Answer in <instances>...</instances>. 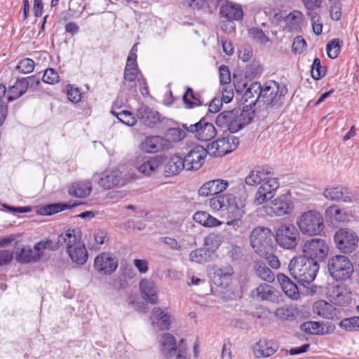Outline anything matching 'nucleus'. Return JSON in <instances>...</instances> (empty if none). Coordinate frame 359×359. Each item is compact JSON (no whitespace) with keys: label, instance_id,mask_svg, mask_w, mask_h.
I'll return each mask as SVG.
<instances>
[{"label":"nucleus","instance_id":"1","mask_svg":"<svg viewBox=\"0 0 359 359\" xmlns=\"http://www.w3.org/2000/svg\"><path fill=\"white\" fill-rule=\"evenodd\" d=\"M137 43L135 44L129 52L123 72L122 88L123 90H126L130 93H135L138 85L141 94L146 96L149 91L146 79L137 66Z\"/></svg>","mask_w":359,"mask_h":359},{"label":"nucleus","instance_id":"2","mask_svg":"<svg viewBox=\"0 0 359 359\" xmlns=\"http://www.w3.org/2000/svg\"><path fill=\"white\" fill-rule=\"evenodd\" d=\"M253 118L254 111L251 109H234L220 113L216 118V123L233 133L249 124Z\"/></svg>","mask_w":359,"mask_h":359},{"label":"nucleus","instance_id":"3","mask_svg":"<svg viewBox=\"0 0 359 359\" xmlns=\"http://www.w3.org/2000/svg\"><path fill=\"white\" fill-rule=\"evenodd\" d=\"M57 244L66 245L67 252L73 262L83 265L87 262L88 251L74 229H69L61 233L57 238Z\"/></svg>","mask_w":359,"mask_h":359},{"label":"nucleus","instance_id":"4","mask_svg":"<svg viewBox=\"0 0 359 359\" xmlns=\"http://www.w3.org/2000/svg\"><path fill=\"white\" fill-rule=\"evenodd\" d=\"M288 269L290 275L304 285L309 284L314 280L319 266L316 261L299 256L290 261Z\"/></svg>","mask_w":359,"mask_h":359},{"label":"nucleus","instance_id":"5","mask_svg":"<svg viewBox=\"0 0 359 359\" xmlns=\"http://www.w3.org/2000/svg\"><path fill=\"white\" fill-rule=\"evenodd\" d=\"M296 224L300 232L308 236L320 235L325 227L322 214L313 210H307L301 214Z\"/></svg>","mask_w":359,"mask_h":359},{"label":"nucleus","instance_id":"6","mask_svg":"<svg viewBox=\"0 0 359 359\" xmlns=\"http://www.w3.org/2000/svg\"><path fill=\"white\" fill-rule=\"evenodd\" d=\"M287 89L284 86H280L275 81L266 82L261 85L260 95L261 101L268 105L280 107L285 102V96Z\"/></svg>","mask_w":359,"mask_h":359},{"label":"nucleus","instance_id":"7","mask_svg":"<svg viewBox=\"0 0 359 359\" xmlns=\"http://www.w3.org/2000/svg\"><path fill=\"white\" fill-rule=\"evenodd\" d=\"M272 238L273 233L271 231L264 226H257L253 229L250 234V243L259 256L266 255V250H272Z\"/></svg>","mask_w":359,"mask_h":359},{"label":"nucleus","instance_id":"8","mask_svg":"<svg viewBox=\"0 0 359 359\" xmlns=\"http://www.w3.org/2000/svg\"><path fill=\"white\" fill-rule=\"evenodd\" d=\"M327 269L330 276L336 280H346L353 273V265L344 255H336L330 257L327 262Z\"/></svg>","mask_w":359,"mask_h":359},{"label":"nucleus","instance_id":"9","mask_svg":"<svg viewBox=\"0 0 359 359\" xmlns=\"http://www.w3.org/2000/svg\"><path fill=\"white\" fill-rule=\"evenodd\" d=\"M334 241L340 252L344 254L351 253L358 248L359 236L351 229L341 228L335 232Z\"/></svg>","mask_w":359,"mask_h":359},{"label":"nucleus","instance_id":"10","mask_svg":"<svg viewBox=\"0 0 359 359\" xmlns=\"http://www.w3.org/2000/svg\"><path fill=\"white\" fill-rule=\"evenodd\" d=\"M300 238L299 232L292 224H283L276 230L277 243L285 249H292L297 246Z\"/></svg>","mask_w":359,"mask_h":359},{"label":"nucleus","instance_id":"11","mask_svg":"<svg viewBox=\"0 0 359 359\" xmlns=\"http://www.w3.org/2000/svg\"><path fill=\"white\" fill-rule=\"evenodd\" d=\"M329 248L325 240L312 238L307 241L303 247L304 255L309 259L320 262L324 260L328 254Z\"/></svg>","mask_w":359,"mask_h":359},{"label":"nucleus","instance_id":"12","mask_svg":"<svg viewBox=\"0 0 359 359\" xmlns=\"http://www.w3.org/2000/svg\"><path fill=\"white\" fill-rule=\"evenodd\" d=\"M140 148L146 154H156L171 149L172 143L163 136L149 135L141 142Z\"/></svg>","mask_w":359,"mask_h":359},{"label":"nucleus","instance_id":"13","mask_svg":"<svg viewBox=\"0 0 359 359\" xmlns=\"http://www.w3.org/2000/svg\"><path fill=\"white\" fill-rule=\"evenodd\" d=\"M184 126L188 132L195 134V137L203 142H207L213 139L217 134V130L214 125L211 123L206 121L205 119H201L198 123L191 124L187 126L184 124Z\"/></svg>","mask_w":359,"mask_h":359},{"label":"nucleus","instance_id":"14","mask_svg":"<svg viewBox=\"0 0 359 359\" xmlns=\"http://www.w3.org/2000/svg\"><path fill=\"white\" fill-rule=\"evenodd\" d=\"M327 295L330 302L340 306H347L351 301V292L344 283L330 285Z\"/></svg>","mask_w":359,"mask_h":359},{"label":"nucleus","instance_id":"15","mask_svg":"<svg viewBox=\"0 0 359 359\" xmlns=\"http://www.w3.org/2000/svg\"><path fill=\"white\" fill-rule=\"evenodd\" d=\"M136 115L143 125L150 128L158 127L165 119L158 111L146 105L140 107Z\"/></svg>","mask_w":359,"mask_h":359},{"label":"nucleus","instance_id":"16","mask_svg":"<svg viewBox=\"0 0 359 359\" xmlns=\"http://www.w3.org/2000/svg\"><path fill=\"white\" fill-rule=\"evenodd\" d=\"M208 153V148L205 149L201 145L194 146L183 158L185 163V169L187 170H197L200 169L204 163L205 158Z\"/></svg>","mask_w":359,"mask_h":359},{"label":"nucleus","instance_id":"17","mask_svg":"<svg viewBox=\"0 0 359 359\" xmlns=\"http://www.w3.org/2000/svg\"><path fill=\"white\" fill-rule=\"evenodd\" d=\"M98 184L104 189H111L116 187H122L126 180L122 172L118 170H106L100 174Z\"/></svg>","mask_w":359,"mask_h":359},{"label":"nucleus","instance_id":"18","mask_svg":"<svg viewBox=\"0 0 359 359\" xmlns=\"http://www.w3.org/2000/svg\"><path fill=\"white\" fill-rule=\"evenodd\" d=\"M165 161V157L163 156H156L152 157H144L140 161L137 158V169L140 172L146 176H150L156 173L162 166Z\"/></svg>","mask_w":359,"mask_h":359},{"label":"nucleus","instance_id":"19","mask_svg":"<svg viewBox=\"0 0 359 359\" xmlns=\"http://www.w3.org/2000/svg\"><path fill=\"white\" fill-rule=\"evenodd\" d=\"M265 212L270 216H283L292 212L291 202L284 196L278 197L271 201L270 205L264 206Z\"/></svg>","mask_w":359,"mask_h":359},{"label":"nucleus","instance_id":"20","mask_svg":"<svg viewBox=\"0 0 359 359\" xmlns=\"http://www.w3.org/2000/svg\"><path fill=\"white\" fill-rule=\"evenodd\" d=\"M94 266L99 273L109 275L116 269L118 262L109 254L103 252L96 257Z\"/></svg>","mask_w":359,"mask_h":359},{"label":"nucleus","instance_id":"21","mask_svg":"<svg viewBox=\"0 0 359 359\" xmlns=\"http://www.w3.org/2000/svg\"><path fill=\"white\" fill-rule=\"evenodd\" d=\"M158 347L161 354L166 359H170L176 355L177 341L174 336L170 333L161 335L158 340Z\"/></svg>","mask_w":359,"mask_h":359},{"label":"nucleus","instance_id":"22","mask_svg":"<svg viewBox=\"0 0 359 359\" xmlns=\"http://www.w3.org/2000/svg\"><path fill=\"white\" fill-rule=\"evenodd\" d=\"M276 289L265 283H260L250 292V296L257 301H269L274 302L277 299Z\"/></svg>","mask_w":359,"mask_h":359},{"label":"nucleus","instance_id":"23","mask_svg":"<svg viewBox=\"0 0 359 359\" xmlns=\"http://www.w3.org/2000/svg\"><path fill=\"white\" fill-rule=\"evenodd\" d=\"M278 350V345L273 341L262 339L252 346L253 354L257 358H268Z\"/></svg>","mask_w":359,"mask_h":359},{"label":"nucleus","instance_id":"24","mask_svg":"<svg viewBox=\"0 0 359 359\" xmlns=\"http://www.w3.org/2000/svg\"><path fill=\"white\" fill-rule=\"evenodd\" d=\"M220 13L229 21L226 22L230 30L234 29V23L231 20H238L243 18V12L241 6L232 3H226L221 6Z\"/></svg>","mask_w":359,"mask_h":359},{"label":"nucleus","instance_id":"25","mask_svg":"<svg viewBox=\"0 0 359 359\" xmlns=\"http://www.w3.org/2000/svg\"><path fill=\"white\" fill-rule=\"evenodd\" d=\"M244 88L245 90L242 96V101L244 103H248L244 108L252 109V106H254L258 100H261V83L259 82H253L249 86L245 84Z\"/></svg>","mask_w":359,"mask_h":359},{"label":"nucleus","instance_id":"26","mask_svg":"<svg viewBox=\"0 0 359 359\" xmlns=\"http://www.w3.org/2000/svg\"><path fill=\"white\" fill-rule=\"evenodd\" d=\"M140 291L143 298L152 304L158 303V291L155 283L147 278L140 282Z\"/></svg>","mask_w":359,"mask_h":359},{"label":"nucleus","instance_id":"27","mask_svg":"<svg viewBox=\"0 0 359 359\" xmlns=\"http://www.w3.org/2000/svg\"><path fill=\"white\" fill-rule=\"evenodd\" d=\"M226 211L228 217L243 218L246 214V198L232 195Z\"/></svg>","mask_w":359,"mask_h":359},{"label":"nucleus","instance_id":"28","mask_svg":"<svg viewBox=\"0 0 359 359\" xmlns=\"http://www.w3.org/2000/svg\"><path fill=\"white\" fill-rule=\"evenodd\" d=\"M277 279L280 285L283 292L289 298L297 300L299 298L300 294L298 287L287 276L283 273H278Z\"/></svg>","mask_w":359,"mask_h":359},{"label":"nucleus","instance_id":"29","mask_svg":"<svg viewBox=\"0 0 359 359\" xmlns=\"http://www.w3.org/2000/svg\"><path fill=\"white\" fill-rule=\"evenodd\" d=\"M151 321L159 330H168L170 326V315L161 308L156 307L152 311Z\"/></svg>","mask_w":359,"mask_h":359},{"label":"nucleus","instance_id":"30","mask_svg":"<svg viewBox=\"0 0 359 359\" xmlns=\"http://www.w3.org/2000/svg\"><path fill=\"white\" fill-rule=\"evenodd\" d=\"M92 191V182L90 180L76 182L69 187V195L76 198L88 196Z\"/></svg>","mask_w":359,"mask_h":359},{"label":"nucleus","instance_id":"31","mask_svg":"<svg viewBox=\"0 0 359 359\" xmlns=\"http://www.w3.org/2000/svg\"><path fill=\"white\" fill-rule=\"evenodd\" d=\"M313 313L326 319H333L337 316L335 308L324 300H319L313 306Z\"/></svg>","mask_w":359,"mask_h":359},{"label":"nucleus","instance_id":"32","mask_svg":"<svg viewBox=\"0 0 359 359\" xmlns=\"http://www.w3.org/2000/svg\"><path fill=\"white\" fill-rule=\"evenodd\" d=\"M43 256V254L39 251L36 245H35L33 249L30 248L29 247L22 248L20 252L17 254L16 258L18 262L26 264L37 262Z\"/></svg>","mask_w":359,"mask_h":359},{"label":"nucleus","instance_id":"33","mask_svg":"<svg viewBox=\"0 0 359 359\" xmlns=\"http://www.w3.org/2000/svg\"><path fill=\"white\" fill-rule=\"evenodd\" d=\"M185 169L184 158L178 154L170 157L165 165V174L166 176L177 175L183 169Z\"/></svg>","mask_w":359,"mask_h":359},{"label":"nucleus","instance_id":"34","mask_svg":"<svg viewBox=\"0 0 359 359\" xmlns=\"http://www.w3.org/2000/svg\"><path fill=\"white\" fill-rule=\"evenodd\" d=\"M233 151L229 140L222 137L208 145V153L214 156H224Z\"/></svg>","mask_w":359,"mask_h":359},{"label":"nucleus","instance_id":"35","mask_svg":"<svg viewBox=\"0 0 359 359\" xmlns=\"http://www.w3.org/2000/svg\"><path fill=\"white\" fill-rule=\"evenodd\" d=\"M273 174V169L271 168H259L250 172L245 177V183L250 186H256L262 182V180H266V176Z\"/></svg>","mask_w":359,"mask_h":359},{"label":"nucleus","instance_id":"36","mask_svg":"<svg viewBox=\"0 0 359 359\" xmlns=\"http://www.w3.org/2000/svg\"><path fill=\"white\" fill-rule=\"evenodd\" d=\"M27 90V83L25 79H18L12 86L6 89L7 102H10L18 99Z\"/></svg>","mask_w":359,"mask_h":359},{"label":"nucleus","instance_id":"37","mask_svg":"<svg viewBox=\"0 0 359 359\" xmlns=\"http://www.w3.org/2000/svg\"><path fill=\"white\" fill-rule=\"evenodd\" d=\"M193 219L196 222L208 228L219 226L222 224V222L219 221L205 211L196 212L193 215Z\"/></svg>","mask_w":359,"mask_h":359},{"label":"nucleus","instance_id":"38","mask_svg":"<svg viewBox=\"0 0 359 359\" xmlns=\"http://www.w3.org/2000/svg\"><path fill=\"white\" fill-rule=\"evenodd\" d=\"M253 271L257 278L266 283H273L275 280L274 273L263 262H255Z\"/></svg>","mask_w":359,"mask_h":359},{"label":"nucleus","instance_id":"39","mask_svg":"<svg viewBox=\"0 0 359 359\" xmlns=\"http://www.w3.org/2000/svg\"><path fill=\"white\" fill-rule=\"evenodd\" d=\"M326 215L335 222H346L349 219L347 212L339 209L337 205H331L325 211Z\"/></svg>","mask_w":359,"mask_h":359},{"label":"nucleus","instance_id":"40","mask_svg":"<svg viewBox=\"0 0 359 359\" xmlns=\"http://www.w3.org/2000/svg\"><path fill=\"white\" fill-rule=\"evenodd\" d=\"M301 329L305 332L311 334L323 335L328 333V328L325 329L323 323H320L316 321H308L304 323L301 325Z\"/></svg>","mask_w":359,"mask_h":359},{"label":"nucleus","instance_id":"41","mask_svg":"<svg viewBox=\"0 0 359 359\" xmlns=\"http://www.w3.org/2000/svg\"><path fill=\"white\" fill-rule=\"evenodd\" d=\"M183 100L188 108H193L203 104L200 99V95L194 93L191 88H187V92L183 96Z\"/></svg>","mask_w":359,"mask_h":359},{"label":"nucleus","instance_id":"42","mask_svg":"<svg viewBox=\"0 0 359 359\" xmlns=\"http://www.w3.org/2000/svg\"><path fill=\"white\" fill-rule=\"evenodd\" d=\"M222 0H184L183 4L194 9H199L207 3L210 9H215Z\"/></svg>","mask_w":359,"mask_h":359},{"label":"nucleus","instance_id":"43","mask_svg":"<svg viewBox=\"0 0 359 359\" xmlns=\"http://www.w3.org/2000/svg\"><path fill=\"white\" fill-rule=\"evenodd\" d=\"M75 206V205H69V204H60V203H54L46 205L41 208L40 212L42 215H50L52 214L57 213L66 209H70L72 207Z\"/></svg>","mask_w":359,"mask_h":359},{"label":"nucleus","instance_id":"44","mask_svg":"<svg viewBox=\"0 0 359 359\" xmlns=\"http://www.w3.org/2000/svg\"><path fill=\"white\" fill-rule=\"evenodd\" d=\"M111 113L114 116L117 117V118L121 122H122L123 123H124L128 126H133L137 122V119L135 118V117L133 116V114L131 112H130L128 111L123 110L121 112H116L114 109H111Z\"/></svg>","mask_w":359,"mask_h":359},{"label":"nucleus","instance_id":"45","mask_svg":"<svg viewBox=\"0 0 359 359\" xmlns=\"http://www.w3.org/2000/svg\"><path fill=\"white\" fill-rule=\"evenodd\" d=\"M295 310L289 306H282L277 309L275 312V316L283 321H290L294 318Z\"/></svg>","mask_w":359,"mask_h":359},{"label":"nucleus","instance_id":"46","mask_svg":"<svg viewBox=\"0 0 359 359\" xmlns=\"http://www.w3.org/2000/svg\"><path fill=\"white\" fill-rule=\"evenodd\" d=\"M222 236L218 233H210L205 238V245L208 250H215L221 245Z\"/></svg>","mask_w":359,"mask_h":359},{"label":"nucleus","instance_id":"47","mask_svg":"<svg viewBox=\"0 0 359 359\" xmlns=\"http://www.w3.org/2000/svg\"><path fill=\"white\" fill-rule=\"evenodd\" d=\"M262 182L263 183L259 187L269 195H273V192L279 187L278 179L269 177V175L266 176V180H262Z\"/></svg>","mask_w":359,"mask_h":359},{"label":"nucleus","instance_id":"48","mask_svg":"<svg viewBox=\"0 0 359 359\" xmlns=\"http://www.w3.org/2000/svg\"><path fill=\"white\" fill-rule=\"evenodd\" d=\"M323 196L330 201H339L343 197V187H330L325 189Z\"/></svg>","mask_w":359,"mask_h":359},{"label":"nucleus","instance_id":"49","mask_svg":"<svg viewBox=\"0 0 359 359\" xmlns=\"http://www.w3.org/2000/svg\"><path fill=\"white\" fill-rule=\"evenodd\" d=\"M215 274L220 280L219 284L221 285L227 286L233 274V270L231 267L219 269L215 271Z\"/></svg>","mask_w":359,"mask_h":359},{"label":"nucleus","instance_id":"50","mask_svg":"<svg viewBox=\"0 0 359 359\" xmlns=\"http://www.w3.org/2000/svg\"><path fill=\"white\" fill-rule=\"evenodd\" d=\"M342 41L338 39L330 41L327 45V53L329 57L336 58L340 53Z\"/></svg>","mask_w":359,"mask_h":359},{"label":"nucleus","instance_id":"51","mask_svg":"<svg viewBox=\"0 0 359 359\" xmlns=\"http://www.w3.org/2000/svg\"><path fill=\"white\" fill-rule=\"evenodd\" d=\"M184 128H170L168 130V136L170 139V142H177L182 140L187 135V132H188L186 128L183 126Z\"/></svg>","mask_w":359,"mask_h":359},{"label":"nucleus","instance_id":"52","mask_svg":"<svg viewBox=\"0 0 359 359\" xmlns=\"http://www.w3.org/2000/svg\"><path fill=\"white\" fill-rule=\"evenodd\" d=\"M311 76L315 80H318L325 74V69L320 65V60L319 58L316 57L313 60V64L311 69Z\"/></svg>","mask_w":359,"mask_h":359},{"label":"nucleus","instance_id":"53","mask_svg":"<svg viewBox=\"0 0 359 359\" xmlns=\"http://www.w3.org/2000/svg\"><path fill=\"white\" fill-rule=\"evenodd\" d=\"M339 326L347 331H355L359 330V317H351L342 320Z\"/></svg>","mask_w":359,"mask_h":359},{"label":"nucleus","instance_id":"54","mask_svg":"<svg viewBox=\"0 0 359 359\" xmlns=\"http://www.w3.org/2000/svg\"><path fill=\"white\" fill-rule=\"evenodd\" d=\"M210 256L209 251L204 249H198L190 253V259L196 263H203L208 261Z\"/></svg>","mask_w":359,"mask_h":359},{"label":"nucleus","instance_id":"55","mask_svg":"<svg viewBox=\"0 0 359 359\" xmlns=\"http://www.w3.org/2000/svg\"><path fill=\"white\" fill-rule=\"evenodd\" d=\"M34 62L29 58L22 60L16 67V69L22 74H29L34 70Z\"/></svg>","mask_w":359,"mask_h":359},{"label":"nucleus","instance_id":"56","mask_svg":"<svg viewBox=\"0 0 359 359\" xmlns=\"http://www.w3.org/2000/svg\"><path fill=\"white\" fill-rule=\"evenodd\" d=\"M42 80L44 83L54 84L59 81V76L53 69L48 68L44 72Z\"/></svg>","mask_w":359,"mask_h":359},{"label":"nucleus","instance_id":"57","mask_svg":"<svg viewBox=\"0 0 359 359\" xmlns=\"http://www.w3.org/2000/svg\"><path fill=\"white\" fill-rule=\"evenodd\" d=\"M211 185L212 186V189H214L215 195H216L225 191L229 186V182L224 180L217 179L211 180Z\"/></svg>","mask_w":359,"mask_h":359},{"label":"nucleus","instance_id":"58","mask_svg":"<svg viewBox=\"0 0 359 359\" xmlns=\"http://www.w3.org/2000/svg\"><path fill=\"white\" fill-rule=\"evenodd\" d=\"M67 95L68 99L72 102H79L81 99V93L78 88L71 85L67 86Z\"/></svg>","mask_w":359,"mask_h":359},{"label":"nucleus","instance_id":"59","mask_svg":"<svg viewBox=\"0 0 359 359\" xmlns=\"http://www.w3.org/2000/svg\"><path fill=\"white\" fill-rule=\"evenodd\" d=\"M219 200V211L226 210L228 206L229 205V203H231V200L232 198V194H225L219 195L217 196Z\"/></svg>","mask_w":359,"mask_h":359},{"label":"nucleus","instance_id":"60","mask_svg":"<svg viewBox=\"0 0 359 359\" xmlns=\"http://www.w3.org/2000/svg\"><path fill=\"white\" fill-rule=\"evenodd\" d=\"M306 43L302 36L294 38L292 43V50L295 53L300 54L306 48Z\"/></svg>","mask_w":359,"mask_h":359},{"label":"nucleus","instance_id":"61","mask_svg":"<svg viewBox=\"0 0 359 359\" xmlns=\"http://www.w3.org/2000/svg\"><path fill=\"white\" fill-rule=\"evenodd\" d=\"M273 195H269L264 191L262 190V188L259 187L256 192L254 202L257 205H261L265 203L266 201L272 198Z\"/></svg>","mask_w":359,"mask_h":359},{"label":"nucleus","instance_id":"62","mask_svg":"<svg viewBox=\"0 0 359 359\" xmlns=\"http://www.w3.org/2000/svg\"><path fill=\"white\" fill-rule=\"evenodd\" d=\"M214 189L211 185V180L205 182L198 189V193L200 196L207 197L208 196L215 195Z\"/></svg>","mask_w":359,"mask_h":359},{"label":"nucleus","instance_id":"63","mask_svg":"<svg viewBox=\"0 0 359 359\" xmlns=\"http://www.w3.org/2000/svg\"><path fill=\"white\" fill-rule=\"evenodd\" d=\"M340 200L344 203H354L359 200V196L343 187V197Z\"/></svg>","mask_w":359,"mask_h":359},{"label":"nucleus","instance_id":"64","mask_svg":"<svg viewBox=\"0 0 359 359\" xmlns=\"http://www.w3.org/2000/svg\"><path fill=\"white\" fill-rule=\"evenodd\" d=\"M222 95L219 97L224 103H229L233 97V91L230 86H224L221 90Z\"/></svg>","mask_w":359,"mask_h":359}]
</instances>
